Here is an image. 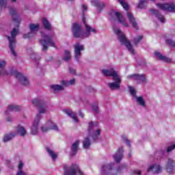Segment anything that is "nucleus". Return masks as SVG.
Listing matches in <instances>:
<instances>
[{
	"mask_svg": "<svg viewBox=\"0 0 175 175\" xmlns=\"http://www.w3.org/2000/svg\"><path fill=\"white\" fill-rule=\"evenodd\" d=\"M83 148H89L90 146H91V141L89 137H85L83 142Z\"/></svg>",
	"mask_w": 175,
	"mask_h": 175,
	"instance_id": "35",
	"label": "nucleus"
},
{
	"mask_svg": "<svg viewBox=\"0 0 175 175\" xmlns=\"http://www.w3.org/2000/svg\"><path fill=\"white\" fill-rule=\"evenodd\" d=\"M134 173H135V174H137V175L142 174V172H140V170H139L134 171Z\"/></svg>",
	"mask_w": 175,
	"mask_h": 175,
	"instance_id": "50",
	"label": "nucleus"
},
{
	"mask_svg": "<svg viewBox=\"0 0 175 175\" xmlns=\"http://www.w3.org/2000/svg\"><path fill=\"white\" fill-rule=\"evenodd\" d=\"M122 152H124V148H120L117 151L116 154L113 156V158L116 161V162H120L123 158Z\"/></svg>",
	"mask_w": 175,
	"mask_h": 175,
	"instance_id": "26",
	"label": "nucleus"
},
{
	"mask_svg": "<svg viewBox=\"0 0 175 175\" xmlns=\"http://www.w3.org/2000/svg\"><path fill=\"white\" fill-rule=\"evenodd\" d=\"M0 172H1V169H0Z\"/></svg>",
	"mask_w": 175,
	"mask_h": 175,
	"instance_id": "60",
	"label": "nucleus"
},
{
	"mask_svg": "<svg viewBox=\"0 0 175 175\" xmlns=\"http://www.w3.org/2000/svg\"><path fill=\"white\" fill-rule=\"evenodd\" d=\"M88 9V7L87 6L86 4H82L81 10H82L83 13H84V12H87Z\"/></svg>",
	"mask_w": 175,
	"mask_h": 175,
	"instance_id": "44",
	"label": "nucleus"
},
{
	"mask_svg": "<svg viewBox=\"0 0 175 175\" xmlns=\"http://www.w3.org/2000/svg\"><path fill=\"white\" fill-rule=\"evenodd\" d=\"M23 167H24V163H23V161H20L18 166V170H23Z\"/></svg>",
	"mask_w": 175,
	"mask_h": 175,
	"instance_id": "45",
	"label": "nucleus"
},
{
	"mask_svg": "<svg viewBox=\"0 0 175 175\" xmlns=\"http://www.w3.org/2000/svg\"><path fill=\"white\" fill-rule=\"evenodd\" d=\"M100 132L98 122H90L88 123L87 131L88 137H91L93 140H98V138L100 135Z\"/></svg>",
	"mask_w": 175,
	"mask_h": 175,
	"instance_id": "5",
	"label": "nucleus"
},
{
	"mask_svg": "<svg viewBox=\"0 0 175 175\" xmlns=\"http://www.w3.org/2000/svg\"><path fill=\"white\" fill-rule=\"evenodd\" d=\"M8 6V0H0V13L2 9H6Z\"/></svg>",
	"mask_w": 175,
	"mask_h": 175,
	"instance_id": "38",
	"label": "nucleus"
},
{
	"mask_svg": "<svg viewBox=\"0 0 175 175\" xmlns=\"http://www.w3.org/2000/svg\"><path fill=\"white\" fill-rule=\"evenodd\" d=\"M175 148V144L174 145H172L171 146H169L167 148V152H170V151H172V150H174Z\"/></svg>",
	"mask_w": 175,
	"mask_h": 175,
	"instance_id": "46",
	"label": "nucleus"
},
{
	"mask_svg": "<svg viewBox=\"0 0 175 175\" xmlns=\"http://www.w3.org/2000/svg\"><path fill=\"white\" fill-rule=\"evenodd\" d=\"M157 7L161 10H165V12H170V13H175V3H159L157 4Z\"/></svg>",
	"mask_w": 175,
	"mask_h": 175,
	"instance_id": "10",
	"label": "nucleus"
},
{
	"mask_svg": "<svg viewBox=\"0 0 175 175\" xmlns=\"http://www.w3.org/2000/svg\"><path fill=\"white\" fill-rule=\"evenodd\" d=\"M42 24L45 29H47L48 31H53V27L51 26V24H50V22L47 21V19L43 18Z\"/></svg>",
	"mask_w": 175,
	"mask_h": 175,
	"instance_id": "30",
	"label": "nucleus"
},
{
	"mask_svg": "<svg viewBox=\"0 0 175 175\" xmlns=\"http://www.w3.org/2000/svg\"><path fill=\"white\" fill-rule=\"evenodd\" d=\"M83 21L85 25L84 31H81V26H80L79 24L74 23L72 25V31L75 38H81V39H84V38H88L92 34L98 33V30L95 27H92L90 26V25L87 24L84 17L83 18Z\"/></svg>",
	"mask_w": 175,
	"mask_h": 175,
	"instance_id": "2",
	"label": "nucleus"
},
{
	"mask_svg": "<svg viewBox=\"0 0 175 175\" xmlns=\"http://www.w3.org/2000/svg\"><path fill=\"white\" fill-rule=\"evenodd\" d=\"M64 85H51V88L53 90V91H62L64 90Z\"/></svg>",
	"mask_w": 175,
	"mask_h": 175,
	"instance_id": "37",
	"label": "nucleus"
},
{
	"mask_svg": "<svg viewBox=\"0 0 175 175\" xmlns=\"http://www.w3.org/2000/svg\"><path fill=\"white\" fill-rule=\"evenodd\" d=\"M18 33V28H14L11 31V36H8V39L10 43L9 46L10 49V51L14 57L17 56V53H16V51H14V49H16V36H17Z\"/></svg>",
	"mask_w": 175,
	"mask_h": 175,
	"instance_id": "6",
	"label": "nucleus"
},
{
	"mask_svg": "<svg viewBox=\"0 0 175 175\" xmlns=\"http://www.w3.org/2000/svg\"><path fill=\"white\" fill-rule=\"evenodd\" d=\"M165 43H167V44H169V46H172V47H175V42L170 39L166 40Z\"/></svg>",
	"mask_w": 175,
	"mask_h": 175,
	"instance_id": "43",
	"label": "nucleus"
},
{
	"mask_svg": "<svg viewBox=\"0 0 175 175\" xmlns=\"http://www.w3.org/2000/svg\"><path fill=\"white\" fill-rule=\"evenodd\" d=\"M84 45L77 42L74 45L75 58L79 61L81 58V51H84Z\"/></svg>",
	"mask_w": 175,
	"mask_h": 175,
	"instance_id": "13",
	"label": "nucleus"
},
{
	"mask_svg": "<svg viewBox=\"0 0 175 175\" xmlns=\"http://www.w3.org/2000/svg\"><path fill=\"white\" fill-rule=\"evenodd\" d=\"M7 62L0 59V76H14L18 80L20 84L22 85H29V80L28 77L25 76L23 74L14 70L13 68L7 69L5 68L6 66Z\"/></svg>",
	"mask_w": 175,
	"mask_h": 175,
	"instance_id": "1",
	"label": "nucleus"
},
{
	"mask_svg": "<svg viewBox=\"0 0 175 175\" xmlns=\"http://www.w3.org/2000/svg\"><path fill=\"white\" fill-rule=\"evenodd\" d=\"M124 142L127 144V146H131V142H129V141L128 139H126Z\"/></svg>",
	"mask_w": 175,
	"mask_h": 175,
	"instance_id": "53",
	"label": "nucleus"
},
{
	"mask_svg": "<svg viewBox=\"0 0 175 175\" xmlns=\"http://www.w3.org/2000/svg\"><path fill=\"white\" fill-rule=\"evenodd\" d=\"M91 5L97 8L98 10H102L105 8V4L99 0H92Z\"/></svg>",
	"mask_w": 175,
	"mask_h": 175,
	"instance_id": "25",
	"label": "nucleus"
},
{
	"mask_svg": "<svg viewBox=\"0 0 175 175\" xmlns=\"http://www.w3.org/2000/svg\"><path fill=\"white\" fill-rule=\"evenodd\" d=\"M10 13L11 16H12V18H13L14 23H16V24H20L21 19L17 14V12L16 11V9H14V8L10 9Z\"/></svg>",
	"mask_w": 175,
	"mask_h": 175,
	"instance_id": "23",
	"label": "nucleus"
},
{
	"mask_svg": "<svg viewBox=\"0 0 175 175\" xmlns=\"http://www.w3.org/2000/svg\"><path fill=\"white\" fill-rule=\"evenodd\" d=\"M165 169L170 174H173L175 170V161L173 159L168 158L165 162Z\"/></svg>",
	"mask_w": 175,
	"mask_h": 175,
	"instance_id": "15",
	"label": "nucleus"
},
{
	"mask_svg": "<svg viewBox=\"0 0 175 175\" xmlns=\"http://www.w3.org/2000/svg\"><path fill=\"white\" fill-rule=\"evenodd\" d=\"M17 132L21 136H25L27 135V130L23 126H18L17 127Z\"/></svg>",
	"mask_w": 175,
	"mask_h": 175,
	"instance_id": "34",
	"label": "nucleus"
},
{
	"mask_svg": "<svg viewBox=\"0 0 175 175\" xmlns=\"http://www.w3.org/2000/svg\"><path fill=\"white\" fill-rule=\"evenodd\" d=\"M79 116H80V117H81V118H84V114L81 112H79Z\"/></svg>",
	"mask_w": 175,
	"mask_h": 175,
	"instance_id": "54",
	"label": "nucleus"
},
{
	"mask_svg": "<svg viewBox=\"0 0 175 175\" xmlns=\"http://www.w3.org/2000/svg\"><path fill=\"white\" fill-rule=\"evenodd\" d=\"M85 175L83 172L80 170V167L77 164H72L69 169L65 168L64 175Z\"/></svg>",
	"mask_w": 175,
	"mask_h": 175,
	"instance_id": "12",
	"label": "nucleus"
},
{
	"mask_svg": "<svg viewBox=\"0 0 175 175\" xmlns=\"http://www.w3.org/2000/svg\"><path fill=\"white\" fill-rule=\"evenodd\" d=\"M102 72L104 76L111 77H113V79L120 76V75H118V72H117V71H116L113 68H111L109 69H104L102 70Z\"/></svg>",
	"mask_w": 175,
	"mask_h": 175,
	"instance_id": "19",
	"label": "nucleus"
},
{
	"mask_svg": "<svg viewBox=\"0 0 175 175\" xmlns=\"http://www.w3.org/2000/svg\"><path fill=\"white\" fill-rule=\"evenodd\" d=\"M7 121H8V122L12 121V118H10V117L7 118Z\"/></svg>",
	"mask_w": 175,
	"mask_h": 175,
	"instance_id": "55",
	"label": "nucleus"
},
{
	"mask_svg": "<svg viewBox=\"0 0 175 175\" xmlns=\"http://www.w3.org/2000/svg\"><path fill=\"white\" fill-rule=\"evenodd\" d=\"M42 132H49V131L53 129V131H58V126L53 121L49 120L46 122L44 125L40 128Z\"/></svg>",
	"mask_w": 175,
	"mask_h": 175,
	"instance_id": "14",
	"label": "nucleus"
},
{
	"mask_svg": "<svg viewBox=\"0 0 175 175\" xmlns=\"http://www.w3.org/2000/svg\"><path fill=\"white\" fill-rule=\"evenodd\" d=\"M70 72L72 75H76V70L73 68H70Z\"/></svg>",
	"mask_w": 175,
	"mask_h": 175,
	"instance_id": "49",
	"label": "nucleus"
},
{
	"mask_svg": "<svg viewBox=\"0 0 175 175\" xmlns=\"http://www.w3.org/2000/svg\"><path fill=\"white\" fill-rule=\"evenodd\" d=\"M29 27L30 32L23 35L24 39H31V38H33V36L36 35V32L39 31L40 25H39V23H30Z\"/></svg>",
	"mask_w": 175,
	"mask_h": 175,
	"instance_id": "8",
	"label": "nucleus"
},
{
	"mask_svg": "<svg viewBox=\"0 0 175 175\" xmlns=\"http://www.w3.org/2000/svg\"><path fill=\"white\" fill-rule=\"evenodd\" d=\"M40 118H42V116L40 114H37L31 124L30 128V133L33 136H36V135L39 133V122L40 121Z\"/></svg>",
	"mask_w": 175,
	"mask_h": 175,
	"instance_id": "9",
	"label": "nucleus"
},
{
	"mask_svg": "<svg viewBox=\"0 0 175 175\" xmlns=\"http://www.w3.org/2000/svg\"><path fill=\"white\" fill-rule=\"evenodd\" d=\"M134 99H135L137 105H139V106H142V107H146V100H144V98L143 96H136L135 98H134Z\"/></svg>",
	"mask_w": 175,
	"mask_h": 175,
	"instance_id": "28",
	"label": "nucleus"
},
{
	"mask_svg": "<svg viewBox=\"0 0 175 175\" xmlns=\"http://www.w3.org/2000/svg\"><path fill=\"white\" fill-rule=\"evenodd\" d=\"M72 58V55H70V51L66 50L64 51L63 59L64 61H69Z\"/></svg>",
	"mask_w": 175,
	"mask_h": 175,
	"instance_id": "36",
	"label": "nucleus"
},
{
	"mask_svg": "<svg viewBox=\"0 0 175 175\" xmlns=\"http://www.w3.org/2000/svg\"><path fill=\"white\" fill-rule=\"evenodd\" d=\"M150 12H151L152 14L156 15V17L159 19L161 23H165V18L163 17V16H162V15L159 14V13H158V10H151Z\"/></svg>",
	"mask_w": 175,
	"mask_h": 175,
	"instance_id": "29",
	"label": "nucleus"
},
{
	"mask_svg": "<svg viewBox=\"0 0 175 175\" xmlns=\"http://www.w3.org/2000/svg\"><path fill=\"white\" fill-rule=\"evenodd\" d=\"M46 151L51 158H52V161H55V159H57L58 154H57L53 150L50 149V148H46Z\"/></svg>",
	"mask_w": 175,
	"mask_h": 175,
	"instance_id": "32",
	"label": "nucleus"
},
{
	"mask_svg": "<svg viewBox=\"0 0 175 175\" xmlns=\"http://www.w3.org/2000/svg\"><path fill=\"white\" fill-rule=\"evenodd\" d=\"M111 16H115L118 24L122 25V27H124V28L129 27V23L126 22V19L124 18V15H122V14L118 12L111 11Z\"/></svg>",
	"mask_w": 175,
	"mask_h": 175,
	"instance_id": "11",
	"label": "nucleus"
},
{
	"mask_svg": "<svg viewBox=\"0 0 175 175\" xmlns=\"http://www.w3.org/2000/svg\"><path fill=\"white\" fill-rule=\"evenodd\" d=\"M93 110L95 111V113H98V106H93Z\"/></svg>",
	"mask_w": 175,
	"mask_h": 175,
	"instance_id": "51",
	"label": "nucleus"
},
{
	"mask_svg": "<svg viewBox=\"0 0 175 175\" xmlns=\"http://www.w3.org/2000/svg\"><path fill=\"white\" fill-rule=\"evenodd\" d=\"M5 165H7V166L9 167H13V166H12V162L10 161V160H6Z\"/></svg>",
	"mask_w": 175,
	"mask_h": 175,
	"instance_id": "48",
	"label": "nucleus"
},
{
	"mask_svg": "<svg viewBox=\"0 0 175 175\" xmlns=\"http://www.w3.org/2000/svg\"><path fill=\"white\" fill-rule=\"evenodd\" d=\"M41 38L40 43L42 46L43 51H46L47 49H49V45L51 47H57L55 46V34L53 32H51L49 34L41 32Z\"/></svg>",
	"mask_w": 175,
	"mask_h": 175,
	"instance_id": "3",
	"label": "nucleus"
},
{
	"mask_svg": "<svg viewBox=\"0 0 175 175\" xmlns=\"http://www.w3.org/2000/svg\"><path fill=\"white\" fill-rule=\"evenodd\" d=\"M162 170H163V167L159 163L151 164L148 168V172L153 174H161Z\"/></svg>",
	"mask_w": 175,
	"mask_h": 175,
	"instance_id": "16",
	"label": "nucleus"
},
{
	"mask_svg": "<svg viewBox=\"0 0 175 175\" xmlns=\"http://www.w3.org/2000/svg\"><path fill=\"white\" fill-rule=\"evenodd\" d=\"M16 175H27V172L23 170H18Z\"/></svg>",
	"mask_w": 175,
	"mask_h": 175,
	"instance_id": "47",
	"label": "nucleus"
},
{
	"mask_svg": "<svg viewBox=\"0 0 175 175\" xmlns=\"http://www.w3.org/2000/svg\"><path fill=\"white\" fill-rule=\"evenodd\" d=\"M64 111L65 114L69 116V117H70V118L73 120L74 122H79V119L77 118V115L76 114V113L69 109H64Z\"/></svg>",
	"mask_w": 175,
	"mask_h": 175,
	"instance_id": "24",
	"label": "nucleus"
},
{
	"mask_svg": "<svg viewBox=\"0 0 175 175\" xmlns=\"http://www.w3.org/2000/svg\"><path fill=\"white\" fill-rule=\"evenodd\" d=\"M33 105L34 106H38V111L42 117V114H44L47 111V104L43 100H40V98H34L32 100Z\"/></svg>",
	"mask_w": 175,
	"mask_h": 175,
	"instance_id": "7",
	"label": "nucleus"
},
{
	"mask_svg": "<svg viewBox=\"0 0 175 175\" xmlns=\"http://www.w3.org/2000/svg\"><path fill=\"white\" fill-rule=\"evenodd\" d=\"M129 157H131V153H130V154H129Z\"/></svg>",
	"mask_w": 175,
	"mask_h": 175,
	"instance_id": "59",
	"label": "nucleus"
},
{
	"mask_svg": "<svg viewBox=\"0 0 175 175\" xmlns=\"http://www.w3.org/2000/svg\"><path fill=\"white\" fill-rule=\"evenodd\" d=\"M114 82L108 83L111 90H118L121 85V76L115 77L113 78Z\"/></svg>",
	"mask_w": 175,
	"mask_h": 175,
	"instance_id": "17",
	"label": "nucleus"
},
{
	"mask_svg": "<svg viewBox=\"0 0 175 175\" xmlns=\"http://www.w3.org/2000/svg\"><path fill=\"white\" fill-rule=\"evenodd\" d=\"M79 146H80V140H77L72 144L71 147V155H76V153L79 150Z\"/></svg>",
	"mask_w": 175,
	"mask_h": 175,
	"instance_id": "27",
	"label": "nucleus"
},
{
	"mask_svg": "<svg viewBox=\"0 0 175 175\" xmlns=\"http://www.w3.org/2000/svg\"><path fill=\"white\" fill-rule=\"evenodd\" d=\"M76 83V80L75 79H72L70 80L69 81H62L61 83L64 87H69V85H75Z\"/></svg>",
	"mask_w": 175,
	"mask_h": 175,
	"instance_id": "31",
	"label": "nucleus"
},
{
	"mask_svg": "<svg viewBox=\"0 0 175 175\" xmlns=\"http://www.w3.org/2000/svg\"><path fill=\"white\" fill-rule=\"evenodd\" d=\"M143 39V36H138L135 38H134V44H138Z\"/></svg>",
	"mask_w": 175,
	"mask_h": 175,
	"instance_id": "42",
	"label": "nucleus"
},
{
	"mask_svg": "<svg viewBox=\"0 0 175 175\" xmlns=\"http://www.w3.org/2000/svg\"><path fill=\"white\" fill-rule=\"evenodd\" d=\"M119 3L122 6L124 10H128L129 9V5H128V3H126L125 0H119Z\"/></svg>",
	"mask_w": 175,
	"mask_h": 175,
	"instance_id": "39",
	"label": "nucleus"
},
{
	"mask_svg": "<svg viewBox=\"0 0 175 175\" xmlns=\"http://www.w3.org/2000/svg\"><path fill=\"white\" fill-rule=\"evenodd\" d=\"M36 57V55L35 53H33V55H31L30 58H31L32 59H35Z\"/></svg>",
	"mask_w": 175,
	"mask_h": 175,
	"instance_id": "52",
	"label": "nucleus"
},
{
	"mask_svg": "<svg viewBox=\"0 0 175 175\" xmlns=\"http://www.w3.org/2000/svg\"><path fill=\"white\" fill-rule=\"evenodd\" d=\"M146 5H147V1H146V0H142V1L139 3V4H138V5H137V8H138L139 9H144V8H146Z\"/></svg>",
	"mask_w": 175,
	"mask_h": 175,
	"instance_id": "40",
	"label": "nucleus"
},
{
	"mask_svg": "<svg viewBox=\"0 0 175 175\" xmlns=\"http://www.w3.org/2000/svg\"><path fill=\"white\" fill-rule=\"evenodd\" d=\"M158 154H163V152H162V151L157 152L156 154L158 155Z\"/></svg>",
	"mask_w": 175,
	"mask_h": 175,
	"instance_id": "56",
	"label": "nucleus"
},
{
	"mask_svg": "<svg viewBox=\"0 0 175 175\" xmlns=\"http://www.w3.org/2000/svg\"><path fill=\"white\" fill-rule=\"evenodd\" d=\"M154 57H156L157 59L163 61V62H166L167 64H170L172 62V59L162 55L160 52L158 51L154 52Z\"/></svg>",
	"mask_w": 175,
	"mask_h": 175,
	"instance_id": "21",
	"label": "nucleus"
},
{
	"mask_svg": "<svg viewBox=\"0 0 175 175\" xmlns=\"http://www.w3.org/2000/svg\"><path fill=\"white\" fill-rule=\"evenodd\" d=\"M126 17L131 25L133 28L135 29H139V26L137 25V22H136V19L135 18V16H133V14L131 12H127L126 13Z\"/></svg>",
	"mask_w": 175,
	"mask_h": 175,
	"instance_id": "20",
	"label": "nucleus"
},
{
	"mask_svg": "<svg viewBox=\"0 0 175 175\" xmlns=\"http://www.w3.org/2000/svg\"><path fill=\"white\" fill-rule=\"evenodd\" d=\"M129 92L131 94V96H133V98H135L136 96V90L135 89V88L132 87V86H129Z\"/></svg>",
	"mask_w": 175,
	"mask_h": 175,
	"instance_id": "41",
	"label": "nucleus"
},
{
	"mask_svg": "<svg viewBox=\"0 0 175 175\" xmlns=\"http://www.w3.org/2000/svg\"><path fill=\"white\" fill-rule=\"evenodd\" d=\"M11 2H16L17 0H10Z\"/></svg>",
	"mask_w": 175,
	"mask_h": 175,
	"instance_id": "57",
	"label": "nucleus"
},
{
	"mask_svg": "<svg viewBox=\"0 0 175 175\" xmlns=\"http://www.w3.org/2000/svg\"><path fill=\"white\" fill-rule=\"evenodd\" d=\"M113 32L118 36L119 42H120L122 44H124L126 46V49L129 50L131 54L135 55V49H133V46H132L131 42L126 40L124 33H122V31L116 27H113Z\"/></svg>",
	"mask_w": 175,
	"mask_h": 175,
	"instance_id": "4",
	"label": "nucleus"
},
{
	"mask_svg": "<svg viewBox=\"0 0 175 175\" xmlns=\"http://www.w3.org/2000/svg\"><path fill=\"white\" fill-rule=\"evenodd\" d=\"M23 108L20 105H8L7 110L5 111L6 116L10 114L12 111H20Z\"/></svg>",
	"mask_w": 175,
	"mask_h": 175,
	"instance_id": "22",
	"label": "nucleus"
},
{
	"mask_svg": "<svg viewBox=\"0 0 175 175\" xmlns=\"http://www.w3.org/2000/svg\"><path fill=\"white\" fill-rule=\"evenodd\" d=\"M16 136L15 134L11 133V134H5L3 137V142L4 143H8V142H10L13 137Z\"/></svg>",
	"mask_w": 175,
	"mask_h": 175,
	"instance_id": "33",
	"label": "nucleus"
},
{
	"mask_svg": "<svg viewBox=\"0 0 175 175\" xmlns=\"http://www.w3.org/2000/svg\"><path fill=\"white\" fill-rule=\"evenodd\" d=\"M151 1H152L153 2H157V1L158 0H151Z\"/></svg>",
	"mask_w": 175,
	"mask_h": 175,
	"instance_id": "58",
	"label": "nucleus"
},
{
	"mask_svg": "<svg viewBox=\"0 0 175 175\" xmlns=\"http://www.w3.org/2000/svg\"><path fill=\"white\" fill-rule=\"evenodd\" d=\"M127 79H131V80H135L136 81H138V83H144V81H146V75H137V74L129 75L127 77Z\"/></svg>",
	"mask_w": 175,
	"mask_h": 175,
	"instance_id": "18",
	"label": "nucleus"
}]
</instances>
